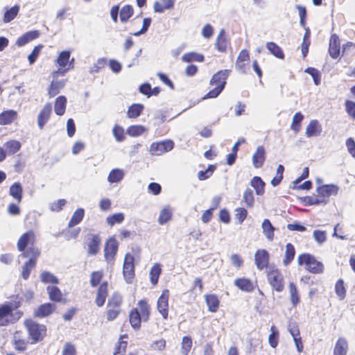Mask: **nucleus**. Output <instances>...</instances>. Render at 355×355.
Instances as JSON below:
<instances>
[{
    "label": "nucleus",
    "instance_id": "f257e3e1",
    "mask_svg": "<svg viewBox=\"0 0 355 355\" xmlns=\"http://www.w3.org/2000/svg\"><path fill=\"white\" fill-rule=\"evenodd\" d=\"M22 302L21 296L13 295L10 296L9 301L0 304V327L13 324L22 317L24 313L19 310Z\"/></svg>",
    "mask_w": 355,
    "mask_h": 355
},
{
    "label": "nucleus",
    "instance_id": "f03ea898",
    "mask_svg": "<svg viewBox=\"0 0 355 355\" xmlns=\"http://www.w3.org/2000/svg\"><path fill=\"white\" fill-rule=\"evenodd\" d=\"M339 187L335 184H324L317 187L316 194L305 196L302 202L305 206L318 205L327 204L331 196L338 194Z\"/></svg>",
    "mask_w": 355,
    "mask_h": 355
},
{
    "label": "nucleus",
    "instance_id": "7ed1b4c3",
    "mask_svg": "<svg viewBox=\"0 0 355 355\" xmlns=\"http://www.w3.org/2000/svg\"><path fill=\"white\" fill-rule=\"evenodd\" d=\"M103 276V270L93 271L90 275V286L93 288L97 287L94 302L98 307H102L105 304L109 293L108 282L107 281L101 282Z\"/></svg>",
    "mask_w": 355,
    "mask_h": 355
},
{
    "label": "nucleus",
    "instance_id": "20e7f679",
    "mask_svg": "<svg viewBox=\"0 0 355 355\" xmlns=\"http://www.w3.org/2000/svg\"><path fill=\"white\" fill-rule=\"evenodd\" d=\"M150 315V306L147 299H142L137 303V307L130 310L129 313V322L134 329H139L141 323L147 322Z\"/></svg>",
    "mask_w": 355,
    "mask_h": 355
},
{
    "label": "nucleus",
    "instance_id": "39448f33",
    "mask_svg": "<svg viewBox=\"0 0 355 355\" xmlns=\"http://www.w3.org/2000/svg\"><path fill=\"white\" fill-rule=\"evenodd\" d=\"M230 72V69H224L214 73L209 82V85L214 87L205 95L204 98H216L224 89Z\"/></svg>",
    "mask_w": 355,
    "mask_h": 355
},
{
    "label": "nucleus",
    "instance_id": "423d86ee",
    "mask_svg": "<svg viewBox=\"0 0 355 355\" xmlns=\"http://www.w3.org/2000/svg\"><path fill=\"white\" fill-rule=\"evenodd\" d=\"M24 324L31 344L41 342L46 336L47 329L44 324H40L32 319H26Z\"/></svg>",
    "mask_w": 355,
    "mask_h": 355
},
{
    "label": "nucleus",
    "instance_id": "0eeeda50",
    "mask_svg": "<svg viewBox=\"0 0 355 355\" xmlns=\"http://www.w3.org/2000/svg\"><path fill=\"white\" fill-rule=\"evenodd\" d=\"M297 263L299 266H303L306 270L312 274H322L324 271V266L322 262L309 253L300 254L297 257Z\"/></svg>",
    "mask_w": 355,
    "mask_h": 355
},
{
    "label": "nucleus",
    "instance_id": "6e6552de",
    "mask_svg": "<svg viewBox=\"0 0 355 355\" xmlns=\"http://www.w3.org/2000/svg\"><path fill=\"white\" fill-rule=\"evenodd\" d=\"M123 298L121 294L114 292L112 294L107 301L106 307V319L112 321L118 318L122 311Z\"/></svg>",
    "mask_w": 355,
    "mask_h": 355
},
{
    "label": "nucleus",
    "instance_id": "1a4fd4ad",
    "mask_svg": "<svg viewBox=\"0 0 355 355\" xmlns=\"http://www.w3.org/2000/svg\"><path fill=\"white\" fill-rule=\"evenodd\" d=\"M24 258L29 259L24 263L22 268L21 276L24 279H27L31 270L35 267L37 259L40 255V251L37 248H27L26 251L21 254Z\"/></svg>",
    "mask_w": 355,
    "mask_h": 355
},
{
    "label": "nucleus",
    "instance_id": "9d476101",
    "mask_svg": "<svg viewBox=\"0 0 355 355\" xmlns=\"http://www.w3.org/2000/svg\"><path fill=\"white\" fill-rule=\"evenodd\" d=\"M71 56V51L66 50L61 51L56 60L55 63L59 66L58 70L53 73V77H56L58 73L64 75L67 71L74 68V58H73L69 60Z\"/></svg>",
    "mask_w": 355,
    "mask_h": 355
},
{
    "label": "nucleus",
    "instance_id": "9b49d317",
    "mask_svg": "<svg viewBox=\"0 0 355 355\" xmlns=\"http://www.w3.org/2000/svg\"><path fill=\"white\" fill-rule=\"evenodd\" d=\"M267 280L274 291L281 293L284 289V278L277 268H270L267 271Z\"/></svg>",
    "mask_w": 355,
    "mask_h": 355
},
{
    "label": "nucleus",
    "instance_id": "f8f14e48",
    "mask_svg": "<svg viewBox=\"0 0 355 355\" xmlns=\"http://www.w3.org/2000/svg\"><path fill=\"white\" fill-rule=\"evenodd\" d=\"M36 241L35 234L33 230H30L22 234L17 243V250L24 253L26 251V248H36L35 246Z\"/></svg>",
    "mask_w": 355,
    "mask_h": 355
},
{
    "label": "nucleus",
    "instance_id": "ddd939ff",
    "mask_svg": "<svg viewBox=\"0 0 355 355\" xmlns=\"http://www.w3.org/2000/svg\"><path fill=\"white\" fill-rule=\"evenodd\" d=\"M101 244V237L98 234H88L86 236L85 245L89 255H96L100 251Z\"/></svg>",
    "mask_w": 355,
    "mask_h": 355
},
{
    "label": "nucleus",
    "instance_id": "4468645a",
    "mask_svg": "<svg viewBox=\"0 0 355 355\" xmlns=\"http://www.w3.org/2000/svg\"><path fill=\"white\" fill-rule=\"evenodd\" d=\"M135 258L134 257L128 253L125 256L123 266V274L125 280L127 283H132L135 277Z\"/></svg>",
    "mask_w": 355,
    "mask_h": 355
},
{
    "label": "nucleus",
    "instance_id": "2eb2a0df",
    "mask_svg": "<svg viewBox=\"0 0 355 355\" xmlns=\"http://www.w3.org/2000/svg\"><path fill=\"white\" fill-rule=\"evenodd\" d=\"M170 297V291L168 289L162 291L161 295L158 297L157 301V309L162 315L164 319H167L168 317V300Z\"/></svg>",
    "mask_w": 355,
    "mask_h": 355
},
{
    "label": "nucleus",
    "instance_id": "dca6fc26",
    "mask_svg": "<svg viewBox=\"0 0 355 355\" xmlns=\"http://www.w3.org/2000/svg\"><path fill=\"white\" fill-rule=\"evenodd\" d=\"M119 243L114 237H110L105 243L104 257L107 261H114L118 252Z\"/></svg>",
    "mask_w": 355,
    "mask_h": 355
},
{
    "label": "nucleus",
    "instance_id": "f3484780",
    "mask_svg": "<svg viewBox=\"0 0 355 355\" xmlns=\"http://www.w3.org/2000/svg\"><path fill=\"white\" fill-rule=\"evenodd\" d=\"M173 147L174 143L171 140L153 142L150 146V152L152 155H159L171 150Z\"/></svg>",
    "mask_w": 355,
    "mask_h": 355
},
{
    "label": "nucleus",
    "instance_id": "a211bd4d",
    "mask_svg": "<svg viewBox=\"0 0 355 355\" xmlns=\"http://www.w3.org/2000/svg\"><path fill=\"white\" fill-rule=\"evenodd\" d=\"M234 285L239 290L245 293H252L256 288V282L245 277L236 278L234 281Z\"/></svg>",
    "mask_w": 355,
    "mask_h": 355
},
{
    "label": "nucleus",
    "instance_id": "6ab92c4d",
    "mask_svg": "<svg viewBox=\"0 0 355 355\" xmlns=\"http://www.w3.org/2000/svg\"><path fill=\"white\" fill-rule=\"evenodd\" d=\"M250 60V51L248 49H242L236 58L235 67L239 71L245 73L248 65Z\"/></svg>",
    "mask_w": 355,
    "mask_h": 355
},
{
    "label": "nucleus",
    "instance_id": "aec40b11",
    "mask_svg": "<svg viewBox=\"0 0 355 355\" xmlns=\"http://www.w3.org/2000/svg\"><path fill=\"white\" fill-rule=\"evenodd\" d=\"M56 310V305L51 302L40 304L33 312L36 318H44L53 314Z\"/></svg>",
    "mask_w": 355,
    "mask_h": 355
},
{
    "label": "nucleus",
    "instance_id": "412c9836",
    "mask_svg": "<svg viewBox=\"0 0 355 355\" xmlns=\"http://www.w3.org/2000/svg\"><path fill=\"white\" fill-rule=\"evenodd\" d=\"M270 254L265 249H259L254 254V262L257 268L262 270L267 268L269 264Z\"/></svg>",
    "mask_w": 355,
    "mask_h": 355
},
{
    "label": "nucleus",
    "instance_id": "4be33fe9",
    "mask_svg": "<svg viewBox=\"0 0 355 355\" xmlns=\"http://www.w3.org/2000/svg\"><path fill=\"white\" fill-rule=\"evenodd\" d=\"M12 345L18 352H24L27 349L28 341L21 331H16L12 339Z\"/></svg>",
    "mask_w": 355,
    "mask_h": 355
},
{
    "label": "nucleus",
    "instance_id": "5701e85b",
    "mask_svg": "<svg viewBox=\"0 0 355 355\" xmlns=\"http://www.w3.org/2000/svg\"><path fill=\"white\" fill-rule=\"evenodd\" d=\"M52 114L51 103H46L37 115V125L42 130Z\"/></svg>",
    "mask_w": 355,
    "mask_h": 355
},
{
    "label": "nucleus",
    "instance_id": "b1692460",
    "mask_svg": "<svg viewBox=\"0 0 355 355\" xmlns=\"http://www.w3.org/2000/svg\"><path fill=\"white\" fill-rule=\"evenodd\" d=\"M266 154L263 146H259L257 148L252 157V164L255 168H260L263 166L266 158Z\"/></svg>",
    "mask_w": 355,
    "mask_h": 355
},
{
    "label": "nucleus",
    "instance_id": "393cba45",
    "mask_svg": "<svg viewBox=\"0 0 355 355\" xmlns=\"http://www.w3.org/2000/svg\"><path fill=\"white\" fill-rule=\"evenodd\" d=\"M340 53V42L337 34H332L329 44V53L333 59L339 57Z\"/></svg>",
    "mask_w": 355,
    "mask_h": 355
},
{
    "label": "nucleus",
    "instance_id": "a878e982",
    "mask_svg": "<svg viewBox=\"0 0 355 355\" xmlns=\"http://www.w3.org/2000/svg\"><path fill=\"white\" fill-rule=\"evenodd\" d=\"M46 291L51 301L55 303H65L67 302L62 292L57 286H48Z\"/></svg>",
    "mask_w": 355,
    "mask_h": 355
},
{
    "label": "nucleus",
    "instance_id": "bb28decb",
    "mask_svg": "<svg viewBox=\"0 0 355 355\" xmlns=\"http://www.w3.org/2000/svg\"><path fill=\"white\" fill-rule=\"evenodd\" d=\"M40 35V32L37 30L26 32L24 34L17 38L15 44L17 46H23L28 42L38 38Z\"/></svg>",
    "mask_w": 355,
    "mask_h": 355
},
{
    "label": "nucleus",
    "instance_id": "cd10ccee",
    "mask_svg": "<svg viewBox=\"0 0 355 355\" xmlns=\"http://www.w3.org/2000/svg\"><path fill=\"white\" fill-rule=\"evenodd\" d=\"M18 113L13 110H7L0 113V125H10L17 120Z\"/></svg>",
    "mask_w": 355,
    "mask_h": 355
},
{
    "label": "nucleus",
    "instance_id": "c85d7f7f",
    "mask_svg": "<svg viewBox=\"0 0 355 355\" xmlns=\"http://www.w3.org/2000/svg\"><path fill=\"white\" fill-rule=\"evenodd\" d=\"M229 46L230 41L225 36V31L221 30L218 33L216 40V49L221 53H225Z\"/></svg>",
    "mask_w": 355,
    "mask_h": 355
},
{
    "label": "nucleus",
    "instance_id": "c756f323",
    "mask_svg": "<svg viewBox=\"0 0 355 355\" xmlns=\"http://www.w3.org/2000/svg\"><path fill=\"white\" fill-rule=\"evenodd\" d=\"M349 349V345L347 339L340 337L334 346L333 355H347Z\"/></svg>",
    "mask_w": 355,
    "mask_h": 355
},
{
    "label": "nucleus",
    "instance_id": "7c9ffc66",
    "mask_svg": "<svg viewBox=\"0 0 355 355\" xmlns=\"http://www.w3.org/2000/svg\"><path fill=\"white\" fill-rule=\"evenodd\" d=\"M205 300L209 311L211 313L218 311L220 306V300L216 294H207L205 295Z\"/></svg>",
    "mask_w": 355,
    "mask_h": 355
},
{
    "label": "nucleus",
    "instance_id": "2f4dec72",
    "mask_svg": "<svg viewBox=\"0 0 355 355\" xmlns=\"http://www.w3.org/2000/svg\"><path fill=\"white\" fill-rule=\"evenodd\" d=\"M322 126L317 120H311L306 128L307 137H316L320 135Z\"/></svg>",
    "mask_w": 355,
    "mask_h": 355
},
{
    "label": "nucleus",
    "instance_id": "473e14b6",
    "mask_svg": "<svg viewBox=\"0 0 355 355\" xmlns=\"http://www.w3.org/2000/svg\"><path fill=\"white\" fill-rule=\"evenodd\" d=\"M9 194L18 203H20L23 198V188L19 182H14L9 189Z\"/></svg>",
    "mask_w": 355,
    "mask_h": 355
},
{
    "label": "nucleus",
    "instance_id": "72a5a7b5",
    "mask_svg": "<svg viewBox=\"0 0 355 355\" xmlns=\"http://www.w3.org/2000/svg\"><path fill=\"white\" fill-rule=\"evenodd\" d=\"M288 291L291 304L293 307H296L300 302V295L294 282H290L288 284Z\"/></svg>",
    "mask_w": 355,
    "mask_h": 355
},
{
    "label": "nucleus",
    "instance_id": "f704fd0d",
    "mask_svg": "<svg viewBox=\"0 0 355 355\" xmlns=\"http://www.w3.org/2000/svg\"><path fill=\"white\" fill-rule=\"evenodd\" d=\"M175 0H158L154 3L153 8L155 12L162 13L165 10L173 8Z\"/></svg>",
    "mask_w": 355,
    "mask_h": 355
},
{
    "label": "nucleus",
    "instance_id": "c9c22d12",
    "mask_svg": "<svg viewBox=\"0 0 355 355\" xmlns=\"http://www.w3.org/2000/svg\"><path fill=\"white\" fill-rule=\"evenodd\" d=\"M67 100L64 96L56 98L54 105V112L58 116H62L66 111Z\"/></svg>",
    "mask_w": 355,
    "mask_h": 355
},
{
    "label": "nucleus",
    "instance_id": "e433bc0d",
    "mask_svg": "<svg viewBox=\"0 0 355 355\" xmlns=\"http://www.w3.org/2000/svg\"><path fill=\"white\" fill-rule=\"evenodd\" d=\"M64 85V80H52L48 89V95L49 98H53L58 94Z\"/></svg>",
    "mask_w": 355,
    "mask_h": 355
},
{
    "label": "nucleus",
    "instance_id": "4c0bfd02",
    "mask_svg": "<svg viewBox=\"0 0 355 355\" xmlns=\"http://www.w3.org/2000/svg\"><path fill=\"white\" fill-rule=\"evenodd\" d=\"M123 338H128V335L123 334L120 336L116 344L114 355H125L128 341L123 340Z\"/></svg>",
    "mask_w": 355,
    "mask_h": 355
},
{
    "label": "nucleus",
    "instance_id": "58836bf2",
    "mask_svg": "<svg viewBox=\"0 0 355 355\" xmlns=\"http://www.w3.org/2000/svg\"><path fill=\"white\" fill-rule=\"evenodd\" d=\"M263 233L266 236L268 240L272 241L274 239L275 234L274 232L275 228L273 227L272 223L268 219H264L262 225Z\"/></svg>",
    "mask_w": 355,
    "mask_h": 355
},
{
    "label": "nucleus",
    "instance_id": "ea45409f",
    "mask_svg": "<svg viewBox=\"0 0 355 355\" xmlns=\"http://www.w3.org/2000/svg\"><path fill=\"white\" fill-rule=\"evenodd\" d=\"M162 266L160 263H155L150 270V281L153 286L157 284L159 276L162 273Z\"/></svg>",
    "mask_w": 355,
    "mask_h": 355
},
{
    "label": "nucleus",
    "instance_id": "a19ab883",
    "mask_svg": "<svg viewBox=\"0 0 355 355\" xmlns=\"http://www.w3.org/2000/svg\"><path fill=\"white\" fill-rule=\"evenodd\" d=\"M251 186L255 189L256 194L262 196L265 192V182L259 176L252 178L250 182Z\"/></svg>",
    "mask_w": 355,
    "mask_h": 355
},
{
    "label": "nucleus",
    "instance_id": "79ce46f5",
    "mask_svg": "<svg viewBox=\"0 0 355 355\" xmlns=\"http://www.w3.org/2000/svg\"><path fill=\"white\" fill-rule=\"evenodd\" d=\"M182 60L188 63L193 62H202L205 60V57L201 53L196 52H188L182 56Z\"/></svg>",
    "mask_w": 355,
    "mask_h": 355
},
{
    "label": "nucleus",
    "instance_id": "37998d69",
    "mask_svg": "<svg viewBox=\"0 0 355 355\" xmlns=\"http://www.w3.org/2000/svg\"><path fill=\"white\" fill-rule=\"evenodd\" d=\"M85 216V210L83 208L77 209L73 214L69 223L68 227H72L79 224L83 219Z\"/></svg>",
    "mask_w": 355,
    "mask_h": 355
},
{
    "label": "nucleus",
    "instance_id": "c03bdc74",
    "mask_svg": "<svg viewBox=\"0 0 355 355\" xmlns=\"http://www.w3.org/2000/svg\"><path fill=\"white\" fill-rule=\"evenodd\" d=\"M295 255V250L294 245L291 243H288L286 245L285 254L283 260L284 264L285 266H288V264H290L291 261L294 259Z\"/></svg>",
    "mask_w": 355,
    "mask_h": 355
},
{
    "label": "nucleus",
    "instance_id": "a18cd8bd",
    "mask_svg": "<svg viewBox=\"0 0 355 355\" xmlns=\"http://www.w3.org/2000/svg\"><path fill=\"white\" fill-rule=\"evenodd\" d=\"M134 15V9L130 5H125L120 10L119 17L121 22H127Z\"/></svg>",
    "mask_w": 355,
    "mask_h": 355
},
{
    "label": "nucleus",
    "instance_id": "49530a36",
    "mask_svg": "<svg viewBox=\"0 0 355 355\" xmlns=\"http://www.w3.org/2000/svg\"><path fill=\"white\" fill-rule=\"evenodd\" d=\"M144 105L139 103H135L130 105L127 111V116L130 119L137 118L141 114Z\"/></svg>",
    "mask_w": 355,
    "mask_h": 355
},
{
    "label": "nucleus",
    "instance_id": "de8ad7c7",
    "mask_svg": "<svg viewBox=\"0 0 355 355\" xmlns=\"http://www.w3.org/2000/svg\"><path fill=\"white\" fill-rule=\"evenodd\" d=\"M266 48L276 58L284 59V53L281 47L279 46L276 43L273 42H268L266 44Z\"/></svg>",
    "mask_w": 355,
    "mask_h": 355
},
{
    "label": "nucleus",
    "instance_id": "09e8293b",
    "mask_svg": "<svg viewBox=\"0 0 355 355\" xmlns=\"http://www.w3.org/2000/svg\"><path fill=\"white\" fill-rule=\"evenodd\" d=\"M279 333L275 325L270 327V334L268 336V343L271 347L276 348L279 343Z\"/></svg>",
    "mask_w": 355,
    "mask_h": 355
},
{
    "label": "nucleus",
    "instance_id": "8fccbe9b",
    "mask_svg": "<svg viewBox=\"0 0 355 355\" xmlns=\"http://www.w3.org/2000/svg\"><path fill=\"white\" fill-rule=\"evenodd\" d=\"M193 346L191 337L185 336L182 338L181 342V353L183 355H189Z\"/></svg>",
    "mask_w": 355,
    "mask_h": 355
},
{
    "label": "nucleus",
    "instance_id": "3c124183",
    "mask_svg": "<svg viewBox=\"0 0 355 355\" xmlns=\"http://www.w3.org/2000/svg\"><path fill=\"white\" fill-rule=\"evenodd\" d=\"M172 218V211L169 207H164L159 214L158 222L160 225H164Z\"/></svg>",
    "mask_w": 355,
    "mask_h": 355
},
{
    "label": "nucleus",
    "instance_id": "603ef678",
    "mask_svg": "<svg viewBox=\"0 0 355 355\" xmlns=\"http://www.w3.org/2000/svg\"><path fill=\"white\" fill-rule=\"evenodd\" d=\"M124 219V214L119 212L108 216L106 218V222L110 226L112 227L116 224L121 223Z\"/></svg>",
    "mask_w": 355,
    "mask_h": 355
},
{
    "label": "nucleus",
    "instance_id": "864d4df0",
    "mask_svg": "<svg viewBox=\"0 0 355 355\" xmlns=\"http://www.w3.org/2000/svg\"><path fill=\"white\" fill-rule=\"evenodd\" d=\"M124 176L123 170L115 168L112 169L108 175L107 180L110 183H116L120 182Z\"/></svg>",
    "mask_w": 355,
    "mask_h": 355
},
{
    "label": "nucleus",
    "instance_id": "5fc2aeb1",
    "mask_svg": "<svg viewBox=\"0 0 355 355\" xmlns=\"http://www.w3.org/2000/svg\"><path fill=\"white\" fill-rule=\"evenodd\" d=\"M304 119V115L301 112H297L293 117L291 128L295 133L298 132L301 129V123Z\"/></svg>",
    "mask_w": 355,
    "mask_h": 355
},
{
    "label": "nucleus",
    "instance_id": "6e6d98bb",
    "mask_svg": "<svg viewBox=\"0 0 355 355\" xmlns=\"http://www.w3.org/2000/svg\"><path fill=\"white\" fill-rule=\"evenodd\" d=\"M243 201L248 208H252L254 205V197L252 189H246L243 194Z\"/></svg>",
    "mask_w": 355,
    "mask_h": 355
},
{
    "label": "nucleus",
    "instance_id": "4d7b16f0",
    "mask_svg": "<svg viewBox=\"0 0 355 355\" xmlns=\"http://www.w3.org/2000/svg\"><path fill=\"white\" fill-rule=\"evenodd\" d=\"M19 10V6L17 5H15L10 8L9 10H8L3 15V20L5 23L10 22L12 20H13L17 15H18Z\"/></svg>",
    "mask_w": 355,
    "mask_h": 355
},
{
    "label": "nucleus",
    "instance_id": "13d9d810",
    "mask_svg": "<svg viewBox=\"0 0 355 355\" xmlns=\"http://www.w3.org/2000/svg\"><path fill=\"white\" fill-rule=\"evenodd\" d=\"M220 199L218 198H215V205L211 208H209V209L206 210L202 215V221L204 223H209L211 219L213 217V212L214 211L218 208V207L219 206V203H220Z\"/></svg>",
    "mask_w": 355,
    "mask_h": 355
},
{
    "label": "nucleus",
    "instance_id": "bf43d9fd",
    "mask_svg": "<svg viewBox=\"0 0 355 355\" xmlns=\"http://www.w3.org/2000/svg\"><path fill=\"white\" fill-rule=\"evenodd\" d=\"M335 292L340 300H343L345 298L347 291L344 281L342 279H338L336 282Z\"/></svg>",
    "mask_w": 355,
    "mask_h": 355
},
{
    "label": "nucleus",
    "instance_id": "052dcab7",
    "mask_svg": "<svg viewBox=\"0 0 355 355\" xmlns=\"http://www.w3.org/2000/svg\"><path fill=\"white\" fill-rule=\"evenodd\" d=\"M5 147L8 154L13 155L21 148V143L17 140H10L5 144Z\"/></svg>",
    "mask_w": 355,
    "mask_h": 355
},
{
    "label": "nucleus",
    "instance_id": "680f3d73",
    "mask_svg": "<svg viewBox=\"0 0 355 355\" xmlns=\"http://www.w3.org/2000/svg\"><path fill=\"white\" fill-rule=\"evenodd\" d=\"M145 131V128L139 125H130L127 130L128 134L132 137H138L142 135Z\"/></svg>",
    "mask_w": 355,
    "mask_h": 355
},
{
    "label": "nucleus",
    "instance_id": "e2e57ef3",
    "mask_svg": "<svg viewBox=\"0 0 355 355\" xmlns=\"http://www.w3.org/2000/svg\"><path fill=\"white\" fill-rule=\"evenodd\" d=\"M216 168V165L211 164L205 171H200L198 173V178L200 180H205L211 177Z\"/></svg>",
    "mask_w": 355,
    "mask_h": 355
},
{
    "label": "nucleus",
    "instance_id": "0e129e2a",
    "mask_svg": "<svg viewBox=\"0 0 355 355\" xmlns=\"http://www.w3.org/2000/svg\"><path fill=\"white\" fill-rule=\"evenodd\" d=\"M284 171V166L282 164H279L277 169V173L275 176L272 179L270 183L273 187H277L280 184L283 179V173Z\"/></svg>",
    "mask_w": 355,
    "mask_h": 355
},
{
    "label": "nucleus",
    "instance_id": "69168bd1",
    "mask_svg": "<svg viewBox=\"0 0 355 355\" xmlns=\"http://www.w3.org/2000/svg\"><path fill=\"white\" fill-rule=\"evenodd\" d=\"M150 347L153 351L162 352L166 347V341L164 338L155 340L150 344Z\"/></svg>",
    "mask_w": 355,
    "mask_h": 355
},
{
    "label": "nucleus",
    "instance_id": "338daca9",
    "mask_svg": "<svg viewBox=\"0 0 355 355\" xmlns=\"http://www.w3.org/2000/svg\"><path fill=\"white\" fill-rule=\"evenodd\" d=\"M43 47V44H38L34 47L32 52L28 56V60L30 64H33L36 61Z\"/></svg>",
    "mask_w": 355,
    "mask_h": 355
},
{
    "label": "nucleus",
    "instance_id": "774afa93",
    "mask_svg": "<svg viewBox=\"0 0 355 355\" xmlns=\"http://www.w3.org/2000/svg\"><path fill=\"white\" fill-rule=\"evenodd\" d=\"M112 132L117 141L121 142L125 138L124 129L119 125L114 126Z\"/></svg>",
    "mask_w": 355,
    "mask_h": 355
}]
</instances>
